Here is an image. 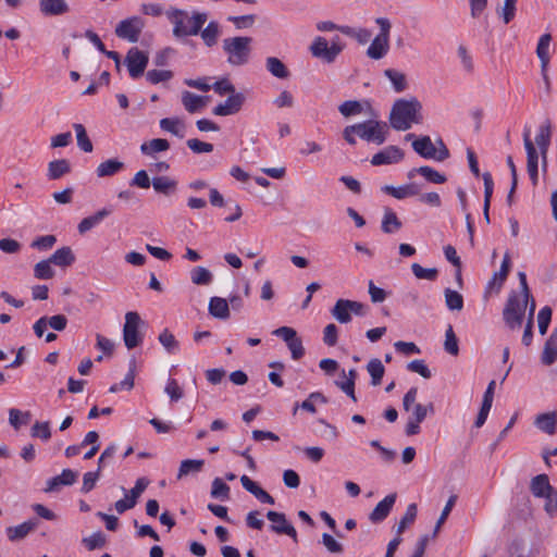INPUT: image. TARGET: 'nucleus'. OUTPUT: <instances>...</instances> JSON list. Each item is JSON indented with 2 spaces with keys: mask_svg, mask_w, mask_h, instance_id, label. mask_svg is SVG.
I'll use <instances>...</instances> for the list:
<instances>
[{
  "mask_svg": "<svg viewBox=\"0 0 557 557\" xmlns=\"http://www.w3.org/2000/svg\"><path fill=\"white\" fill-rule=\"evenodd\" d=\"M422 104L417 98L397 99L389 113V124L395 131L405 132L412 124L421 123Z\"/></svg>",
  "mask_w": 557,
  "mask_h": 557,
  "instance_id": "f257e3e1",
  "label": "nucleus"
},
{
  "mask_svg": "<svg viewBox=\"0 0 557 557\" xmlns=\"http://www.w3.org/2000/svg\"><path fill=\"white\" fill-rule=\"evenodd\" d=\"M166 17L173 24V36L183 38L196 36L208 20L205 12H194L191 16L184 10L171 8L165 12Z\"/></svg>",
  "mask_w": 557,
  "mask_h": 557,
  "instance_id": "f03ea898",
  "label": "nucleus"
},
{
  "mask_svg": "<svg viewBox=\"0 0 557 557\" xmlns=\"http://www.w3.org/2000/svg\"><path fill=\"white\" fill-rule=\"evenodd\" d=\"M252 38L236 36L223 39L222 48L227 55V62L233 66L248 63L251 53Z\"/></svg>",
  "mask_w": 557,
  "mask_h": 557,
  "instance_id": "7ed1b4c3",
  "label": "nucleus"
},
{
  "mask_svg": "<svg viewBox=\"0 0 557 557\" xmlns=\"http://www.w3.org/2000/svg\"><path fill=\"white\" fill-rule=\"evenodd\" d=\"M529 298L512 290L509 293L503 310V319L510 330H517L522 325Z\"/></svg>",
  "mask_w": 557,
  "mask_h": 557,
  "instance_id": "20e7f679",
  "label": "nucleus"
},
{
  "mask_svg": "<svg viewBox=\"0 0 557 557\" xmlns=\"http://www.w3.org/2000/svg\"><path fill=\"white\" fill-rule=\"evenodd\" d=\"M352 125L356 129L357 136L363 140L382 145L387 139L388 126L385 122L369 120Z\"/></svg>",
  "mask_w": 557,
  "mask_h": 557,
  "instance_id": "39448f33",
  "label": "nucleus"
},
{
  "mask_svg": "<svg viewBox=\"0 0 557 557\" xmlns=\"http://www.w3.org/2000/svg\"><path fill=\"white\" fill-rule=\"evenodd\" d=\"M438 148L432 143L429 136H421L412 141V149L424 159L444 161L449 157V150L442 139L437 141Z\"/></svg>",
  "mask_w": 557,
  "mask_h": 557,
  "instance_id": "423d86ee",
  "label": "nucleus"
},
{
  "mask_svg": "<svg viewBox=\"0 0 557 557\" xmlns=\"http://www.w3.org/2000/svg\"><path fill=\"white\" fill-rule=\"evenodd\" d=\"M141 325L144 321L137 312L129 311L125 314L123 341L127 349H133L143 343L144 334L139 331Z\"/></svg>",
  "mask_w": 557,
  "mask_h": 557,
  "instance_id": "0eeeda50",
  "label": "nucleus"
},
{
  "mask_svg": "<svg viewBox=\"0 0 557 557\" xmlns=\"http://www.w3.org/2000/svg\"><path fill=\"white\" fill-rule=\"evenodd\" d=\"M309 49L314 58L321 59L325 63H333L342 52L343 46L339 44L338 39L332 41V45L329 46L327 40L319 36L314 38Z\"/></svg>",
  "mask_w": 557,
  "mask_h": 557,
  "instance_id": "6e6552de",
  "label": "nucleus"
},
{
  "mask_svg": "<svg viewBox=\"0 0 557 557\" xmlns=\"http://www.w3.org/2000/svg\"><path fill=\"white\" fill-rule=\"evenodd\" d=\"M149 62L148 54L136 47L131 48L125 57V65L127 66L129 76L134 79L140 77Z\"/></svg>",
  "mask_w": 557,
  "mask_h": 557,
  "instance_id": "1a4fd4ad",
  "label": "nucleus"
},
{
  "mask_svg": "<svg viewBox=\"0 0 557 557\" xmlns=\"http://www.w3.org/2000/svg\"><path fill=\"white\" fill-rule=\"evenodd\" d=\"M144 26L145 24L140 17L133 16L121 21L115 28V34L119 38L137 42Z\"/></svg>",
  "mask_w": 557,
  "mask_h": 557,
  "instance_id": "9d476101",
  "label": "nucleus"
},
{
  "mask_svg": "<svg viewBox=\"0 0 557 557\" xmlns=\"http://www.w3.org/2000/svg\"><path fill=\"white\" fill-rule=\"evenodd\" d=\"M267 518L272 522L270 525L271 531L276 534H285L292 537L294 542L298 541L297 532L293 524L286 519L285 513L270 510L267 512Z\"/></svg>",
  "mask_w": 557,
  "mask_h": 557,
  "instance_id": "9b49d317",
  "label": "nucleus"
},
{
  "mask_svg": "<svg viewBox=\"0 0 557 557\" xmlns=\"http://www.w3.org/2000/svg\"><path fill=\"white\" fill-rule=\"evenodd\" d=\"M523 144L527 151V170L533 185L537 184L539 180V152L536 151L533 141L530 138V131L523 134Z\"/></svg>",
  "mask_w": 557,
  "mask_h": 557,
  "instance_id": "f8f14e48",
  "label": "nucleus"
},
{
  "mask_svg": "<svg viewBox=\"0 0 557 557\" xmlns=\"http://www.w3.org/2000/svg\"><path fill=\"white\" fill-rule=\"evenodd\" d=\"M550 137H552V123L549 120H546L545 122H543L540 125L539 132L535 136V143L540 149V154L542 158L543 172L547 171V153H548V148L550 145Z\"/></svg>",
  "mask_w": 557,
  "mask_h": 557,
  "instance_id": "ddd939ff",
  "label": "nucleus"
},
{
  "mask_svg": "<svg viewBox=\"0 0 557 557\" xmlns=\"http://www.w3.org/2000/svg\"><path fill=\"white\" fill-rule=\"evenodd\" d=\"M510 270V258L508 253H505L500 269L498 272H495L492 278L488 281L485 289V297L491 295L492 293L498 294L503 284L505 283L507 275Z\"/></svg>",
  "mask_w": 557,
  "mask_h": 557,
  "instance_id": "4468645a",
  "label": "nucleus"
},
{
  "mask_svg": "<svg viewBox=\"0 0 557 557\" xmlns=\"http://www.w3.org/2000/svg\"><path fill=\"white\" fill-rule=\"evenodd\" d=\"M245 101L242 92H234L223 103H219L213 108V114L219 116H227L237 113Z\"/></svg>",
  "mask_w": 557,
  "mask_h": 557,
  "instance_id": "2eb2a0df",
  "label": "nucleus"
},
{
  "mask_svg": "<svg viewBox=\"0 0 557 557\" xmlns=\"http://www.w3.org/2000/svg\"><path fill=\"white\" fill-rule=\"evenodd\" d=\"M404 159V151L397 146H387L383 150L376 152L372 159V165L379 166L384 164H393Z\"/></svg>",
  "mask_w": 557,
  "mask_h": 557,
  "instance_id": "dca6fc26",
  "label": "nucleus"
},
{
  "mask_svg": "<svg viewBox=\"0 0 557 557\" xmlns=\"http://www.w3.org/2000/svg\"><path fill=\"white\" fill-rule=\"evenodd\" d=\"M396 498V493H392L385 496L381 502L376 504L374 509L371 511V513L369 515V520L372 523H379L384 521L388 517L393 506L395 505Z\"/></svg>",
  "mask_w": 557,
  "mask_h": 557,
  "instance_id": "f3484780",
  "label": "nucleus"
},
{
  "mask_svg": "<svg viewBox=\"0 0 557 557\" xmlns=\"http://www.w3.org/2000/svg\"><path fill=\"white\" fill-rule=\"evenodd\" d=\"M425 418V408H422V404H416L405 428L406 435L413 436L420 433V423H422Z\"/></svg>",
  "mask_w": 557,
  "mask_h": 557,
  "instance_id": "a211bd4d",
  "label": "nucleus"
},
{
  "mask_svg": "<svg viewBox=\"0 0 557 557\" xmlns=\"http://www.w3.org/2000/svg\"><path fill=\"white\" fill-rule=\"evenodd\" d=\"M40 11L48 16L63 15L70 11V7L65 0H40Z\"/></svg>",
  "mask_w": 557,
  "mask_h": 557,
  "instance_id": "6ab92c4d",
  "label": "nucleus"
},
{
  "mask_svg": "<svg viewBox=\"0 0 557 557\" xmlns=\"http://www.w3.org/2000/svg\"><path fill=\"white\" fill-rule=\"evenodd\" d=\"M38 527L37 519H30L15 527L7 529V535L10 541H18L26 537L32 531Z\"/></svg>",
  "mask_w": 557,
  "mask_h": 557,
  "instance_id": "aec40b11",
  "label": "nucleus"
},
{
  "mask_svg": "<svg viewBox=\"0 0 557 557\" xmlns=\"http://www.w3.org/2000/svg\"><path fill=\"white\" fill-rule=\"evenodd\" d=\"M382 191L396 199H405L407 197L417 196L420 194V189L416 184H406L398 187L384 185L382 187Z\"/></svg>",
  "mask_w": 557,
  "mask_h": 557,
  "instance_id": "412c9836",
  "label": "nucleus"
},
{
  "mask_svg": "<svg viewBox=\"0 0 557 557\" xmlns=\"http://www.w3.org/2000/svg\"><path fill=\"white\" fill-rule=\"evenodd\" d=\"M534 424L546 434L554 435L557 431V412L550 411L539 414L535 418Z\"/></svg>",
  "mask_w": 557,
  "mask_h": 557,
  "instance_id": "4be33fe9",
  "label": "nucleus"
},
{
  "mask_svg": "<svg viewBox=\"0 0 557 557\" xmlns=\"http://www.w3.org/2000/svg\"><path fill=\"white\" fill-rule=\"evenodd\" d=\"M71 172V163L67 159L50 161L47 169V177L50 181L60 180Z\"/></svg>",
  "mask_w": 557,
  "mask_h": 557,
  "instance_id": "5701e85b",
  "label": "nucleus"
},
{
  "mask_svg": "<svg viewBox=\"0 0 557 557\" xmlns=\"http://www.w3.org/2000/svg\"><path fill=\"white\" fill-rule=\"evenodd\" d=\"M112 210L109 208H103L97 211L95 214L84 218L77 225V230L79 234H85L98 224L101 223L103 219L111 214Z\"/></svg>",
  "mask_w": 557,
  "mask_h": 557,
  "instance_id": "b1692460",
  "label": "nucleus"
},
{
  "mask_svg": "<svg viewBox=\"0 0 557 557\" xmlns=\"http://www.w3.org/2000/svg\"><path fill=\"white\" fill-rule=\"evenodd\" d=\"M530 490L533 496L539 498H542L555 491V488L549 483L548 475L546 474L535 475L531 480Z\"/></svg>",
  "mask_w": 557,
  "mask_h": 557,
  "instance_id": "393cba45",
  "label": "nucleus"
},
{
  "mask_svg": "<svg viewBox=\"0 0 557 557\" xmlns=\"http://www.w3.org/2000/svg\"><path fill=\"white\" fill-rule=\"evenodd\" d=\"M209 313L216 319L227 320L230 318V307L226 299L214 296L209 300Z\"/></svg>",
  "mask_w": 557,
  "mask_h": 557,
  "instance_id": "a878e982",
  "label": "nucleus"
},
{
  "mask_svg": "<svg viewBox=\"0 0 557 557\" xmlns=\"http://www.w3.org/2000/svg\"><path fill=\"white\" fill-rule=\"evenodd\" d=\"M389 48V39L376 36L367 50V55L373 60H380L386 55Z\"/></svg>",
  "mask_w": 557,
  "mask_h": 557,
  "instance_id": "bb28decb",
  "label": "nucleus"
},
{
  "mask_svg": "<svg viewBox=\"0 0 557 557\" xmlns=\"http://www.w3.org/2000/svg\"><path fill=\"white\" fill-rule=\"evenodd\" d=\"M50 261L52 264L66 268L74 263L75 256L69 246L61 247L57 249L51 256Z\"/></svg>",
  "mask_w": 557,
  "mask_h": 557,
  "instance_id": "cd10ccee",
  "label": "nucleus"
},
{
  "mask_svg": "<svg viewBox=\"0 0 557 557\" xmlns=\"http://www.w3.org/2000/svg\"><path fill=\"white\" fill-rule=\"evenodd\" d=\"M550 41H552V36L548 33L543 34L540 37V39H539L537 47H536V55L540 59L541 67H548V65H549V60H550L549 45H550Z\"/></svg>",
  "mask_w": 557,
  "mask_h": 557,
  "instance_id": "c85d7f7f",
  "label": "nucleus"
},
{
  "mask_svg": "<svg viewBox=\"0 0 557 557\" xmlns=\"http://www.w3.org/2000/svg\"><path fill=\"white\" fill-rule=\"evenodd\" d=\"M124 169V163L117 159H109L101 162L96 170L98 177L113 176Z\"/></svg>",
  "mask_w": 557,
  "mask_h": 557,
  "instance_id": "c756f323",
  "label": "nucleus"
},
{
  "mask_svg": "<svg viewBox=\"0 0 557 557\" xmlns=\"http://www.w3.org/2000/svg\"><path fill=\"white\" fill-rule=\"evenodd\" d=\"M401 225L403 224L400 220L397 218L396 213L392 209L386 208L384 210V215L381 224L382 231L385 234H392L400 230Z\"/></svg>",
  "mask_w": 557,
  "mask_h": 557,
  "instance_id": "7c9ffc66",
  "label": "nucleus"
},
{
  "mask_svg": "<svg viewBox=\"0 0 557 557\" xmlns=\"http://www.w3.org/2000/svg\"><path fill=\"white\" fill-rule=\"evenodd\" d=\"M170 143L164 138H154L141 144L140 151L146 156H153L157 152L166 151Z\"/></svg>",
  "mask_w": 557,
  "mask_h": 557,
  "instance_id": "2f4dec72",
  "label": "nucleus"
},
{
  "mask_svg": "<svg viewBox=\"0 0 557 557\" xmlns=\"http://www.w3.org/2000/svg\"><path fill=\"white\" fill-rule=\"evenodd\" d=\"M182 102L189 113H195L205 107V98L190 91H183Z\"/></svg>",
  "mask_w": 557,
  "mask_h": 557,
  "instance_id": "473e14b6",
  "label": "nucleus"
},
{
  "mask_svg": "<svg viewBox=\"0 0 557 557\" xmlns=\"http://www.w3.org/2000/svg\"><path fill=\"white\" fill-rule=\"evenodd\" d=\"M265 67L274 77L285 79L289 76V72H288L287 67L276 57L267 58Z\"/></svg>",
  "mask_w": 557,
  "mask_h": 557,
  "instance_id": "72a5a7b5",
  "label": "nucleus"
},
{
  "mask_svg": "<svg viewBox=\"0 0 557 557\" xmlns=\"http://www.w3.org/2000/svg\"><path fill=\"white\" fill-rule=\"evenodd\" d=\"M384 75L389 79L396 92H403L408 88L406 75L394 69H386Z\"/></svg>",
  "mask_w": 557,
  "mask_h": 557,
  "instance_id": "f704fd0d",
  "label": "nucleus"
},
{
  "mask_svg": "<svg viewBox=\"0 0 557 557\" xmlns=\"http://www.w3.org/2000/svg\"><path fill=\"white\" fill-rule=\"evenodd\" d=\"M367 371L371 376V384L373 386L380 385L385 373L382 361L377 358L371 359L367 364Z\"/></svg>",
  "mask_w": 557,
  "mask_h": 557,
  "instance_id": "c9c22d12",
  "label": "nucleus"
},
{
  "mask_svg": "<svg viewBox=\"0 0 557 557\" xmlns=\"http://www.w3.org/2000/svg\"><path fill=\"white\" fill-rule=\"evenodd\" d=\"M333 318L339 323H349L351 321V313L347 307V299H338L333 309L331 310Z\"/></svg>",
  "mask_w": 557,
  "mask_h": 557,
  "instance_id": "e433bc0d",
  "label": "nucleus"
},
{
  "mask_svg": "<svg viewBox=\"0 0 557 557\" xmlns=\"http://www.w3.org/2000/svg\"><path fill=\"white\" fill-rule=\"evenodd\" d=\"M176 181L168 176H157L152 180L153 189L163 195H170L176 189Z\"/></svg>",
  "mask_w": 557,
  "mask_h": 557,
  "instance_id": "4c0bfd02",
  "label": "nucleus"
},
{
  "mask_svg": "<svg viewBox=\"0 0 557 557\" xmlns=\"http://www.w3.org/2000/svg\"><path fill=\"white\" fill-rule=\"evenodd\" d=\"M160 127L180 138L184 137V124L176 117H164L160 120Z\"/></svg>",
  "mask_w": 557,
  "mask_h": 557,
  "instance_id": "58836bf2",
  "label": "nucleus"
},
{
  "mask_svg": "<svg viewBox=\"0 0 557 557\" xmlns=\"http://www.w3.org/2000/svg\"><path fill=\"white\" fill-rule=\"evenodd\" d=\"M205 465V461L202 459H185L181 462L177 479L181 480L182 478L188 475L191 472H199L201 471L202 467Z\"/></svg>",
  "mask_w": 557,
  "mask_h": 557,
  "instance_id": "ea45409f",
  "label": "nucleus"
},
{
  "mask_svg": "<svg viewBox=\"0 0 557 557\" xmlns=\"http://www.w3.org/2000/svg\"><path fill=\"white\" fill-rule=\"evenodd\" d=\"M50 259L41 260L34 265V276L38 280H50L54 276L55 272L51 267Z\"/></svg>",
  "mask_w": 557,
  "mask_h": 557,
  "instance_id": "a19ab883",
  "label": "nucleus"
},
{
  "mask_svg": "<svg viewBox=\"0 0 557 557\" xmlns=\"http://www.w3.org/2000/svg\"><path fill=\"white\" fill-rule=\"evenodd\" d=\"M29 411H21L16 408H11L9 410V422L15 429L18 430L22 425L27 424L30 420Z\"/></svg>",
  "mask_w": 557,
  "mask_h": 557,
  "instance_id": "79ce46f5",
  "label": "nucleus"
},
{
  "mask_svg": "<svg viewBox=\"0 0 557 557\" xmlns=\"http://www.w3.org/2000/svg\"><path fill=\"white\" fill-rule=\"evenodd\" d=\"M417 171H418V174H420L428 182L433 183V184H444L447 181V178L444 174L440 173L435 169L428 166V165L419 166Z\"/></svg>",
  "mask_w": 557,
  "mask_h": 557,
  "instance_id": "37998d69",
  "label": "nucleus"
},
{
  "mask_svg": "<svg viewBox=\"0 0 557 557\" xmlns=\"http://www.w3.org/2000/svg\"><path fill=\"white\" fill-rule=\"evenodd\" d=\"M202 40L208 47H212L216 44V39L220 33L219 24L216 22H210L202 30L199 32Z\"/></svg>",
  "mask_w": 557,
  "mask_h": 557,
  "instance_id": "c03bdc74",
  "label": "nucleus"
},
{
  "mask_svg": "<svg viewBox=\"0 0 557 557\" xmlns=\"http://www.w3.org/2000/svg\"><path fill=\"white\" fill-rule=\"evenodd\" d=\"M73 127L76 133V139H77L78 147L85 152H91L92 148H94L92 143L90 141L84 125L76 123V124H74Z\"/></svg>",
  "mask_w": 557,
  "mask_h": 557,
  "instance_id": "a18cd8bd",
  "label": "nucleus"
},
{
  "mask_svg": "<svg viewBox=\"0 0 557 557\" xmlns=\"http://www.w3.org/2000/svg\"><path fill=\"white\" fill-rule=\"evenodd\" d=\"M445 304L449 310L460 311L463 308L462 295L450 288H446L444 292Z\"/></svg>",
  "mask_w": 557,
  "mask_h": 557,
  "instance_id": "49530a36",
  "label": "nucleus"
},
{
  "mask_svg": "<svg viewBox=\"0 0 557 557\" xmlns=\"http://www.w3.org/2000/svg\"><path fill=\"white\" fill-rule=\"evenodd\" d=\"M416 517H417V505L414 503L409 504L407 506L405 515L403 516L399 523L397 524V529H396L397 534L400 535L409 524L413 523L416 520Z\"/></svg>",
  "mask_w": 557,
  "mask_h": 557,
  "instance_id": "de8ad7c7",
  "label": "nucleus"
},
{
  "mask_svg": "<svg viewBox=\"0 0 557 557\" xmlns=\"http://www.w3.org/2000/svg\"><path fill=\"white\" fill-rule=\"evenodd\" d=\"M190 278L196 285H208L212 281V273L203 267H196L190 272Z\"/></svg>",
  "mask_w": 557,
  "mask_h": 557,
  "instance_id": "09e8293b",
  "label": "nucleus"
},
{
  "mask_svg": "<svg viewBox=\"0 0 557 557\" xmlns=\"http://www.w3.org/2000/svg\"><path fill=\"white\" fill-rule=\"evenodd\" d=\"M444 349L451 356L459 354L458 339L451 325H448L445 332Z\"/></svg>",
  "mask_w": 557,
  "mask_h": 557,
  "instance_id": "8fccbe9b",
  "label": "nucleus"
},
{
  "mask_svg": "<svg viewBox=\"0 0 557 557\" xmlns=\"http://www.w3.org/2000/svg\"><path fill=\"white\" fill-rule=\"evenodd\" d=\"M411 270L414 276L419 280L435 281L438 275V271L435 268H423L419 263H412Z\"/></svg>",
  "mask_w": 557,
  "mask_h": 557,
  "instance_id": "3c124183",
  "label": "nucleus"
},
{
  "mask_svg": "<svg viewBox=\"0 0 557 557\" xmlns=\"http://www.w3.org/2000/svg\"><path fill=\"white\" fill-rule=\"evenodd\" d=\"M211 497L222 500L228 499L230 486L220 478H215L212 482Z\"/></svg>",
  "mask_w": 557,
  "mask_h": 557,
  "instance_id": "603ef678",
  "label": "nucleus"
},
{
  "mask_svg": "<svg viewBox=\"0 0 557 557\" xmlns=\"http://www.w3.org/2000/svg\"><path fill=\"white\" fill-rule=\"evenodd\" d=\"M158 339L169 354H175L178 350V342L168 329L163 330Z\"/></svg>",
  "mask_w": 557,
  "mask_h": 557,
  "instance_id": "864d4df0",
  "label": "nucleus"
},
{
  "mask_svg": "<svg viewBox=\"0 0 557 557\" xmlns=\"http://www.w3.org/2000/svg\"><path fill=\"white\" fill-rule=\"evenodd\" d=\"M338 111L345 117L358 115L362 113V104L357 100H347L338 107Z\"/></svg>",
  "mask_w": 557,
  "mask_h": 557,
  "instance_id": "5fc2aeb1",
  "label": "nucleus"
},
{
  "mask_svg": "<svg viewBox=\"0 0 557 557\" xmlns=\"http://www.w3.org/2000/svg\"><path fill=\"white\" fill-rule=\"evenodd\" d=\"M30 435L33 437H39L44 442L49 441L51 437L50 423L48 421H36L32 426Z\"/></svg>",
  "mask_w": 557,
  "mask_h": 557,
  "instance_id": "6e6d98bb",
  "label": "nucleus"
},
{
  "mask_svg": "<svg viewBox=\"0 0 557 557\" xmlns=\"http://www.w3.org/2000/svg\"><path fill=\"white\" fill-rule=\"evenodd\" d=\"M518 0H504V5L497 10L498 15L503 18L505 24L510 23L516 15V5Z\"/></svg>",
  "mask_w": 557,
  "mask_h": 557,
  "instance_id": "4d7b16f0",
  "label": "nucleus"
},
{
  "mask_svg": "<svg viewBox=\"0 0 557 557\" xmlns=\"http://www.w3.org/2000/svg\"><path fill=\"white\" fill-rule=\"evenodd\" d=\"M552 308L548 306L543 307L537 313L539 332L545 335L552 320Z\"/></svg>",
  "mask_w": 557,
  "mask_h": 557,
  "instance_id": "13d9d810",
  "label": "nucleus"
},
{
  "mask_svg": "<svg viewBox=\"0 0 557 557\" xmlns=\"http://www.w3.org/2000/svg\"><path fill=\"white\" fill-rule=\"evenodd\" d=\"M173 77V73L169 70H150L146 74V78L150 84H159L168 82Z\"/></svg>",
  "mask_w": 557,
  "mask_h": 557,
  "instance_id": "bf43d9fd",
  "label": "nucleus"
},
{
  "mask_svg": "<svg viewBox=\"0 0 557 557\" xmlns=\"http://www.w3.org/2000/svg\"><path fill=\"white\" fill-rule=\"evenodd\" d=\"M407 369L411 372L420 374L423 379L432 376L431 370L426 367L424 360L414 359L407 364Z\"/></svg>",
  "mask_w": 557,
  "mask_h": 557,
  "instance_id": "052dcab7",
  "label": "nucleus"
},
{
  "mask_svg": "<svg viewBox=\"0 0 557 557\" xmlns=\"http://www.w3.org/2000/svg\"><path fill=\"white\" fill-rule=\"evenodd\" d=\"M456 500H457V496L456 495H451L446 505L444 506L443 510H442V513L435 524V528H434V532H433V536H436L437 532L440 531L442 524L445 522V520L447 519V517L449 516L453 507L455 506L456 504Z\"/></svg>",
  "mask_w": 557,
  "mask_h": 557,
  "instance_id": "680f3d73",
  "label": "nucleus"
},
{
  "mask_svg": "<svg viewBox=\"0 0 557 557\" xmlns=\"http://www.w3.org/2000/svg\"><path fill=\"white\" fill-rule=\"evenodd\" d=\"M164 392L169 395L172 401H178L183 398L184 392L174 379H169Z\"/></svg>",
  "mask_w": 557,
  "mask_h": 557,
  "instance_id": "e2e57ef3",
  "label": "nucleus"
},
{
  "mask_svg": "<svg viewBox=\"0 0 557 557\" xmlns=\"http://www.w3.org/2000/svg\"><path fill=\"white\" fill-rule=\"evenodd\" d=\"M186 145L194 153H209L213 151L212 144L201 141L197 138L188 139Z\"/></svg>",
  "mask_w": 557,
  "mask_h": 557,
  "instance_id": "0e129e2a",
  "label": "nucleus"
},
{
  "mask_svg": "<svg viewBox=\"0 0 557 557\" xmlns=\"http://www.w3.org/2000/svg\"><path fill=\"white\" fill-rule=\"evenodd\" d=\"M135 369H136V360H135V358H132L129 360L128 373L125 375L123 381L117 383L121 391L122 389L131 391L134 387Z\"/></svg>",
  "mask_w": 557,
  "mask_h": 557,
  "instance_id": "69168bd1",
  "label": "nucleus"
},
{
  "mask_svg": "<svg viewBox=\"0 0 557 557\" xmlns=\"http://www.w3.org/2000/svg\"><path fill=\"white\" fill-rule=\"evenodd\" d=\"M83 542L89 550H92L102 547L106 544V537L101 532H96L85 537Z\"/></svg>",
  "mask_w": 557,
  "mask_h": 557,
  "instance_id": "338daca9",
  "label": "nucleus"
},
{
  "mask_svg": "<svg viewBox=\"0 0 557 557\" xmlns=\"http://www.w3.org/2000/svg\"><path fill=\"white\" fill-rule=\"evenodd\" d=\"M57 243V238L54 235H45L36 238L32 243L33 248H37L39 250H48L53 247V245Z\"/></svg>",
  "mask_w": 557,
  "mask_h": 557,
  "instance_id": "774afa93",
  "label": "nucleus"
}]
</instances>
